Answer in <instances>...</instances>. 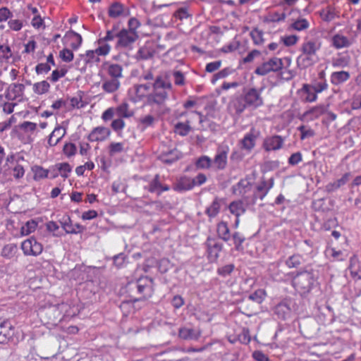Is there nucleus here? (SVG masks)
Instances as JSON below:
<instances>
[{
	"label": "nucleus",
	"instance_id": "nucleus-54",
	"mask_svg": "<svg viewBox=\"0 0 361 361\" xmlns=\"http://www.w3.org/2000/svg\"><path fill=\"white\" fill-rule=\"evenodd\" d=\"M274 312L282 319H285L286 316L290 313V309L286 303H279L275 307Z\"/></svg>",
	"mask_w": 361,
	"mask_h": 361
},
{
	"label": "nucleus",
	"instance_id": "nucleus-36",
	"mask_svg": "<svg viewBox=\"0 0 361 361\" xmlns=\"http://www.w3.org/2000/svg\"><path fill=\"white\" fill-rule=\"evenodd\" d=\"M18 252V247L14 243H10L4 245L1 250V255L6 259L13 258Z\"/></svg>",
	"mask_w": 361,
	"mask_h": 361
},
{
	"label": "nucleus",
	"instance_id": "nucleus-14",
	"mask_svg": "<svg viewBox=\"0 0 361 361\" xmlns=\"http://www.w3.org/2000/svg\"><path fill=\"white\" fill-rule=\"evenodd\" d=\"M144 189L150 193H156L157 195H160L162 192L169 191L170 187L161 181L160 175L157 173L149 181L148 185L144 187Z\"/></svg>",
	"mask_w": 361,
	"mask_h": 361
},
{
	"label": "nucleus",
	"instance_id": "nucleus-34",
	"mask_svg": "<svg viewBox=\"0 0 361 361\" xmlns=\"http://www.w3.org/2000/svg\"><path fill=\"white\" fill-rule=\"evenodd\" d=\"M62 227L66 233L71 234L80 233L85 230L84 226L80 224H73L69 217L62 224Z\"/></svg>",
	"mask_w": 361,
	"mask_h": 361
},
{
	"label": "nucleus",
	"instance_id": "nucleus-27",
	"mask_svg": "<svg viewBox=\"0 0 361 361\" xmlns=\"http://www.w3.org/2000/svg\"><path fill=\"white\" fill-rule=\"evenodd\" d=\"M282 145L283 140L281 137L275 135L266 138L264 141L263 147L266 151H271L280 149Z\"/></svg>",
	"mask_w": 361,
	"mask_h": 361
},
{
	"label": "nucleus",
	"instance_id": "nucleus-28",
	"mask_svg": "<svg viewBox=\"0 0 361 361\" xmlns=\"http://www.w3.org/2000/svg\"><path fill=\"white\" fill-rule=\"evenodd\" d=\"M120 87L121 82L117 79L106 78L102 80V88L106 93L115 92Z\"/></svg>",
	"mask_w": 361,
	"mask_h": 361
},
{
	"label": "nucleus",
	"instance_id": "nucleus-29",
	"mask_svg": "<svg viewBox=\"0 0 361 361\" xmlns=\"http://www.w3.org/2000/svg\"><path fill=\"white\" fill-rule=\"evenodd\" d=\"M114 37L115 35H114L113 31L107 30L105 36L99 37L95 43L104 49L106 52L110 54L111 51V46L109 42L114 40Z\"/></svg>",
	"mask_w": 361,
	"mask_h": 361
},
{
	"label": "nucleus",
	"instance_id": "nucleus-11",
	"mask_svg": "<svg viewBox=\"0 0 361 361\" xmlns=\"http://www.w3.org/2000/svg\"><path fill=\"white\" fill-rule=\"evenodd\" d=\"M247 209V204L242 200H236L231 202L228 205V209L231 214L235 218L233 227L238 228L240 217L245 214Z\"/></svg>",
	"mask_w": 361,
	"mask_h": 361
},
{
	"label": "nucleus",
	"instance_id": "nucleus-47",
	"mask_svg": "<svg viewBox=\"0 0 361 361\" xmlns=\"http://www.w3.org/2000/svg\"><path fill=\"white\" fill-rule=\"evenodd\" d=\"M58 166V173H59L60 176L66 180L70 176V174L72 171V166L68 162H61L57 163Z\"/></svg>",
	"mask_w": 361,
	"mask_h": 361
},
{
	"label": "nucleus",
	"instance_id": "nucleus-56",
	"mask_svg": "<svg viewBox=\"0 0 361 361\" xmlns=\"http://www.w3.org/2000/svg\"><path fill=\"white\" fill-rule=\"evenodd\" d=\"M231 74V70L229 68H225L218 73H215L212 79L211 82L214 85L217 80L224 79Z\"/></svg>",
	"mask_w": 361,
	"mask_h": 361
},
{
	"label": "nucleus",
	"instance_id": "nucleus-6",
	"mask_svg": "<svg viewBox=\"0 0 361 361\" xmlns=\"http://www.w3.org/2000/svg\"><path fill=\"white\" fill-rule=\"evenodd\" d=\"M109 54L97 45L95 49L86 50L84 54H80V59L86 66L92 67L97 66L100 61V57H106Z\"/></svg>",
	"mask_w": 361,
	"mask_h": 361
},
{
	"label": "nucleus",
	"instance_id": "nucleus-4",
	"mask_svg": "<svg viewBox=\"0 0 361 361\" xmlns=\"http://www.w3.org/2000/svg\"><path fill=\"white\" fill-rule=\"evenodd\" d=\"M47 316V324H56L61 321L64 317H74L79 314L80 310L75 306L71 307L68 303L62 302L57 305L51 306L44 310Z\"/></svg>",
	"mask_w": 361,
	"mask_h": 361
},
{
	"label": "nucleus",
	"instance_id": "nucleus-64",
	"mask_svg": "<svg viewBox=\"0 0 361 361\" xmlns=\"http://www.w3.org/2000/svg\"><path fill=\"white\" fill-rule=\"evenodd\" d=\"M309 26V22L305 18H298L295 20V30H304L307 29Z\"/></svg>",
	"mask_w": 361,
	"mask_h": 361
},
{
	"label": "nucleus",
	"instance_id": "nucleus-19",
	"mask_svg": "<svg viewBox=\"0 0 361 361\" xmlns=\"http://www.w3.org/2000/svg\"><path fill=\"white\" fill-rule=\"evenodd\" d=\"M259 133V131L257 130L255 128H251L241 140L242 147L248 151L252 150L255 146V142Z\"/></svg>",
	"mask_w": 361,
	"mask_h": 361
},
{
	"label": "nucleus",
	"instance_id": "nucleus-15",
	"mask_svg": "<svg viewBox=\"0 0 361 361\" xmlns=\"http://www.w3.org/2000/svg\"><path fill=\"white\" fill-rule=\"evenodd\" d=\"M111 130L104 126L94 128L87 135V140L91 142H101L106 140L111 135Z\"/></svg>",
	"mask_w": 361,
	"mask_h": 361
},
{
	"label": "nucleus",
	"instance_id": "nucleus-39",
	"mask_svg": "<svg viewBox=\"0 0 361 361\" xmlns=\"http://www.w3.org/2000/svg\"><path fill=\"white\" fill-rule=\"evenodd\" d=\"M124 13V6L122 4L115 2L112 4L108 10L109 17L116 18L121 16Z\"/></svg>",
	"mask_w": 361,
	"mask_h": 361
},
{
	"label": "nucleus",
	"instance_id": "nucleus-62",
	"mask_svg": "<svg viewBox=\"0 0 361 361\" xmlns=\"http://www.w3.org/2000/svg\"><path fill=\"white\" fill-rule=\"evenodd\" d=\"M350 58L348 56H342L333 59L332 65L334 67L344 68L349 65Z\"/></svg>",
	"mask_w": 361,
	"mask_h": 361
},
{
	"label": "nucleus",
	"instance_id": "nucleus-8",
	"mask_svg": "<svg viewBox=\"0 0 361 361\" xmlns=\"http://www.w3.org/2000/svg\"><path fill=\"white\" fill-rule=\"evenodd\" d=\"M312 283L313 277L310 272L304 271L295 276V288L301 296L309 293Z\"/></svg>",
	"mask_w": 361,
	"mask_h": 361
},
{
	"label": "nucleus",
	"instance_id": "nucleus-30",
	"mask_svg": "<svg viewBox=\"0 0 361 361\" xmlns=\"http://www.w3.org/2000/svg\"><path fill=\"white\" fill-rule=\"evenodd\" d=\"M106 72L109 78L120 80L123 78V67L117 63H106Z\"/></svg>",
	"mask_w": 361,
	"mask_h": 361
},
{
	"label": "nucleus",
	"instance_id": "nucleus-46",
	"mask_svg": "<svg viewBox=\"0 0 361 361\" xmlns=\"http://www.w3.org/2000/svg\"><path fill=\"white\" fill-rule=\"evenodd\" d=\"M319 46L313 41H308L302 44V51L304 55L312 56L315 54Z\"/></svg>",
	"mask_w": 361,
	"mask_h": 361
},
{
	"label": "nucleus",
	"instance_id": "nucleus-53",
	"mask_svg": "<svg viewBox=\"0 0 361 361\" xmlns=\"http://www.w3.org/2000/svg\"><path fill=\"white\" fill-rule=\"evenodd\" d=\"M63 152L68 158L75 156L77 153V147L74 143L66 142L63 147Z\"/></svg>",
	"mask_w": 361,
	"mask_h": 361
},
{
	"label": "nucleus",
	"instance_id": "nucleus-59",
	"mask_svg": "<svg viewBox=\"0 0 361 361\" xmlns=\"http://www.w3.org/2000/svg\"><path fill=\"white\" fill-rule=\"evenodd\" d=\"M298 130L300 132L301 140H305L314 135V130L307 126H300L298 128Z\"/></svg>",
	"mask_w": 361,
	"mask_h": 361
},
{
	"label": "nucleus",
	"instance_id": "nucleus-7",
	"mask_svg": "<svg viewBox=\"0 0 361 361\" xmlns=\"http://www.w3.org/2000/svg\"><path fill=\"white\" fill-rule=\"evenodd\" d=\"M138 299L135 300H147L154 294V280L149 276H141L137 279Z\"/></svg>",
	"mask_w": 361,
	"mask_h": 361
},
{
	"label": "nucleus",
	"instance_id": "nucleus-40",
	"mask_svg": "<svg viewBox=\"0 0 361 361\" xmlns=\"http://www.w3.org/2000/svg\"><path fill=\"white\" fill-rule=\"evenodd\" d=\"M33 173V179L35 181H39L42 179L48 178V169L43 168L39 165H34L31 168Z\"/></svg>",
	"mask_w": 361,
	"mask_h": 361
},
{
	"label": "nucleus",
	"instance_id": "nucleus-10",
	"mask_svg": "<svg viewBox=\"0 0 361 361\" xmlns=\"http://www.w3.org/2000/svg\"><path fill=\"white\" fill-rule=\"evenodd\" d=\"M21 249L25 256H39L44 250L43 245L35 238L30 237L21 243Z\"/></svg>",
	"mask_w": 361,
	"mask_h": 361
},
{
	"label": "nucleus",
	"instance_id": "nucleus-33",
	"mask_svg": "<svg viewBox=\"0 0 361 361\" xmlns=\"http://www.w3.org/2000/svg\"><path fill=\"white\" fill-rule=\"evenodd\" d=\"M216 232L218 236L224 241L227 242L230 240L231 233L227 222L224 221L219 222L216 225Z\"/></svg>",
	"mask_w": 361,
	"mask_h": 361
},
{
	"label": "nucleus",
	"instance_id": "nucleus-60",
	"mask_svg": "<svg viewBox=\"0 0 361 361\" xmlns=\"http://www.w3.org/2000/svg\"><path fill=\"white\" fill-rule=\"evenodd\" d=\"M174 84L177 86H183L185 84V75L180 71H174L172 73Z\"/></svg>",
	"mask_w": 361,
	"mask_h": 361
},
{
	"label": "nucleus",
	"instance_id": "nucleus-49",
	"mask_svg": "<svg viewBox=\"0 0 361 361\" xmlns=\"http://www.w3.org/2000/svg\"><path fill=\"white\" fill-rule=\"evenodd\" d=\"M37 226V224L34 220H30L26 222L20 228V233L22 235H28L33 233Z\"/></svg>",
	"mask_w": 361,
	"mask_h": 361
},
{
	"label": "nucleus",
	"instance_id": "nucleus-18",
	"mask_svg": "<svg viewBox=\"0 0 361 361\" xmlns=\"http://www.w3.org/2000/svg\"><path fill=\"white\" fill-rule=\"evenodd\" d=\"M25 87L21 83H12L5 92V97L8 100H15L23 96Z\"/></svg>",
	"mask_w": 361,
	"mask_h": 361
},
{
	"label": "nucleus",
	"instance_id": "nucleus-44",
	"mask_svg": "<svg viewBox=\"0 0 361 361\" xmlns=\"http://www.w3.org/2000/svg\"><path fill=\"white\" fill-rule=\"evenodd\" d=\"M126 151L124 142H112L108 147L109 154L114 157L116 154H121Z\"/></svg>",
	"mask_w": 361,
	"mask_h": 361
},
{
	"label": "nucleus",
	"instance_id": "nucleus-50",
	"mask_svg": "<svg viewBox=\"0 0 361 361\" xmlns=\"http://www.w3.org/2000/svg\"><path fill=\"white\" fill-rule=\"evenodd\" d=\"M267 293L264 289H257L248 296V299L258 304H261L265 299Z\"/></svg>",
	"mask_w": 361,
	"mask_h": 361
},
{
	"label": "nucleus",
	"instance_id": "nucleus-3",
	"mask_svg": "<svg viewBox=\"0 0 361 361\" xmlns=\"http://www.w3.org/2000/svg\"><path fill=\"white\" fill-rule=\"evenodd\" d=\"M194 115L202 116L200 112L194 111H176L173 115V132L181 137H185L192 131V118Z\"/></svg>",
	"mask_w": 361,
	"mask_h": 361
},
{
	"label": "nucleus",
	"instance_id": "nucleus-23",
	"mask_svg": "<svg viewBox=\"0 0 361 361\" xmlns=\"http://www.w3.org/2000/svg\"><path fill=\"white\" fill-rule=\"evenodd\" d=\"M194 187L195 183L194 180H192V178L187 176H183L174 185L173 190L176 191H186L192 190Z\"/></svg>",
	"mask_w": 361,
	"mask_h": 361
},
{
	"label": "nucleus",
	"instance_id": "nucleus-9",
	"mask_svg": "<svg viewBox=\"0 0 361 361\" xmlns=\"http://www.w3.org/2000/svg\"><path fill=\"white\" fill-rule=\"evenodd\" d=\"M207 257L210 262L217 261L220 252L223 249V245L215 238L209 236L205 243Z\"/></svg>",
	"mask_w": 361,
	"mask_h": 361
},
{
	"label": "nucleus",
	"instance_id": "nucleus-20",
	"mask_svg": "<svg viewBox=\"0 0 361 361\" xmlns=\"http://www.w3.org/2000/svg\"><path fill=\"white\" fill-rule=\"evenodd\" d=\"M66 129L59 124L56 125L53 131L49 135L47 145L49 147L56 146L66 135Z\"/></svg>",
	"mask_w": 361,
	"mask_h": 361
},
{
	"label": "nucleus",
	"instance_id": "nucleus-55",
	"mask_svg": "<svg viewBox=\"0 0 361 361\" xmlns=\"http://www.w3.org/2000/svg\"><path fill=\"white\" fill-rule=\"evenodd\" d=\"M358 261L356 258H351L350 260V265L348 269L350 271V274L353 278H357L358 279H361V275L359 274L358 269Z\"/></svg>",
	"mask_w": 361,
	"mask_h": 361
},
{
	"label": "nucleus",
	"instance_id": "nucleus-61",
	"mask_svg": "<svg viewBox=\"0 0 361 361\" xmlns=\"http://www.w3.org/2000/svg\"><path fill=\"white\" fill-rule=\"evenodd\" d=\"M19 128L25 133H33L36 130L37 125L33 122L24 121L19 125Z\"/></svg>",
	"mask_w": 361,
	"mask_h": 361
},
{
	"label": "nucleus",
	"instance_id": "nucleus-13",
	"mask_svg": "<svg viewBox=\"0 0 361 361\" xmlns=\"http://www.w3.org/2000/svg\"><path fill=\"white\" fill-rule=\"evenodd\" d=\"M243 101L246 102L248 107L257 109L263 105V98L261 92L256 88H250L244 92Z\"/></svg>",
	"mask_w": 361,
	"mask_h": 361
},
{
	"label": "nucleus",
	"instance_id": "nucleus-31",
	"mask_svg": "<svg viewBox=\"0 0 361 361\" xmlns=\"http://www.w3.org/2000/svg\"><path fill=\"white\" fill-rule=\"evenodd\" d=\"M222 199L216 197L211 204L207 207L205 214L210 218L216 217L220 212Z\"/></svg>",
	"mask_w": 361,
	"mask_h": 361
},
{
	"label": "nucleus",
	"instance_id": "nucleus-38",
	"mask_svg": "<svg viewBox=\"0 0 361 361\" xmlns=\"http://www.w3.org/2000/svg\"><path fill=\"white\" fill-rule=\"evenodd\" d=\"M350 78V73L348 71H337L332 73L331 75V82L334 85H339Z\"/></svg>",
	"mask_w": 361,
	"mask_h": 361
},
{
	"label": "nucleus",
	"instance_id": "nucleus-51",
	"mask_svg": "<svg viewBox=\"0 0 361 361\" xmlns=\"http://www.w3.org/2000/svg\"><path fill=\"white\" fill-rule=\"evenodd\" d=\"M212 165V160L207 156H202L199 157L196 162L195 166L197 169H207Z\"/></svg>",
	"mask_w": 361,
	"mask_h": 361
},
{
	"label": "nucleus",
	"instance_id": "nucleus-32",
	"mask_svg": "<svg viewBox=\"0 0 361 361\" xmlns=\"http://www.w3.org/2000/svg\"><path fill=\"white\" fill-rule=\"evenodd\" d=\"M116 114L122 118H129L134 115V111L130 109L129 104L123 102L115 108Z\"/></svg>",
	"mask_w": 361,
	"mask_h": 361
},
{
	"label": "nucleus",
	"instance_id": "nucleus-26",
	"mask_svg": "<svg viewBox=\"0 0 361 361\" xmlns=\"http://www.w3.org/2000/svg\"><path fill=\"white\" fill-rule=\"evenodd\" d=\"M13 334V328L10 322L0 321V343L6 342Z\"/></svg>",
	"mask_w": 361,
	"mask_h": 361
},
{
	"label": "nucleus",
	"instance_id": "nucleus-24",
	"mask_svg": "<svg viewBox=\"0 0 361 361\" xmlns=\"http://www.w3.org/2000/svg\"><path fill=\"white\" fill-rule=\"evenodd\" d=\"M65 39L68 41V46L73 50L78 49L82 43V36L73 30L68 32L65 35Z\"/></svg>",
	"mask_w": 361,
	"mask_h": 361
},
{
	"label": "nucleus",
	"instance_id": "nucleus-25",
	"mask_svg": "<svg viewBox=\"0 0 361 361\" xmlns=\"http://www.w3.org/2000/svg\"><path fill=\"white\" fill-rule=\"evenodd\" d=\"M297 94L298 98L304 102H314L317 99V94L312 92L308 85H304L302 88L298 90Z\"/></svg>",
	"mask_w": 361,
	"mask_h": 361
},
{
	"label": "nucleus",
	"instance_id": "nucleus-22",
	"mask_svg": "<svg viewBox=\"0 0 361 361\" xmlns=\"http://www.w3.org/2000/svg\"><path fill=\"white\" fill-rule=\"evenodd\" d=\"M202 335L200 329L195 330L188 327H180L178 330V337L183 340L197 341Z\"/></svg>",
	"mask_w": 361,
	"mask_h": 361
},
{
	"label": "nucleus",
	"instance_id": "nucleus-42",
	"mask_svg": "<svg viewBox=\"0 0 361 361\" xmlns=\"http://www.w3.org/2000/svg\"><path fill=\"white\" fill-rule=\"evenodd\" d=\"M13 51L8 44H0V62L8 63L13 57Z\"/></svg>",
	"mask_w": 361,
	"mask_h": 361
},
{
	"label": "nucleus",
	"instance_id": "nucleus-41",
	"mask_svg": "<svg viewBox=\"0 0 361 361\" xmlns=\"http://www.w3.org/2000/svg\"><path fill=\"white\" fill-rule=\"evenodd\" d=\"M50 85L47 80H42L33 84L32 91L37 95H42L49 92Z\"/></svg>",
	"mask_w": 361,
	"mask_h": 361
},
{
	"label": "nucleus",
	"instance_id": "nucleus-45",
	"mask_svg": "<svg viewBox=\"0 0 361 361\" xmlns=\"http://www.w3.org/2000/svg\"><path fill=\"white\" fill-rule=\"evenodd\" d=\"M332 42H333V45L336 49L348 47L350 44L349 39L346 37H345L343 35H338V34H337L333 37Z\"/></svg>",
	"mask_w": 361,
	"mask_h": 361
},
{
	"label": "nucleus",
	"instance_id": "nucleus-52",
	"mask_svg": "<svg viewBox=\"0 0 361 361\" xmlns=\"http://www.w3.org/2000/svg\"><path fill=\"white\" fill-rule=\"evenodd\" d=\"M250 35L255 45H261L264 43L263 32L258 28L252 30Z\"/></svg>",
	"mask_w": 361,
	"mask_h": 361
},
{
	"label": "nucleus",
	"instance_id": "nucleus-16",
	"mask_svg": "<svg viewBox=\"0 0 361 361\" xmlns=\"http://www.w3.org/2000/svg\"><path fill=\"white\" fill-rule=\"evenodd\" d=\"M228 148L219 147L212 161L214 166L218 170H223L227 165Z\"/></svg>",
	"mask_w": 361,
	"mask_h": 361
},
{
	"label": "nucleus",
	"instance_id": "nucleus-17",
	"mask_svg": "<svg viewBox=\"0 0 361 361\" xmlns=\"http://www.w3.org/2000/svg\"><path fill=\"white\" fill-rule=\"evenodd\" d=\"M122 294H126L128 297L130 298L128 302H123L122 305H127L128 302L135 303L138 300H135V299H138V290H137V280L129 281L123 288H122Z\"/></svg>",
	"mask_w": 361,
	"mask_h": 361
},
{
	"label": "nucleus",
	"instance_id": "nucleus-21",
	"mask_svg": "<svg viewBox=\"0 0 361 361\" xmlns=\"http://www.w3.org/2000/svg\"><path fill=\"white\" fill-rule=\"evenodd\" d=\"M252 185L247 179H241L233 187V192L239 196L247 197V194L252 190Z\"/></svg>",
	"mask_w": 361,
	"mask_h": 361
},
{
	"label": "nucleus",
	"instance_id": "nucleus-48",
	"mask_svg": "<svg viewBox=\"0 0 361 361\" xmlns=\"http://www.w3.org/2000/svg\"><path fill=\"white\" fill-rule=\"evenodd\" d=\"M328 106H324V105H319L314 106L310 110L305 111L303 114L304 116H307L309 115H312L311 119H313L314 118H318L322 114H324L326 112V109Z\"/></svg>",
	"mask_w": 361,
	"mask_h": 361
},
{
	"label": "nucleus",
	"instance_id": "nucleus-2",
	"mask_svg": "<svg viewBox=\"0 0 361 361\" xmlns=\"http://www.w3.org/2000/svg\"><path fill=\"white\" fill-rule=\"evenodd\" d=\"M290 64V57H284L283 59L273 57L257 66L255 70V73L257 75H266L271 72H276L281 70V78L289 80L293 78L292 71L288 69Z\"/></svg>",
	"mask_w": 361,
	"mask_h": 361
},
{
	"label": "nucleus",
	"instance_id": "nucleus-43",
	"mask_svg": "<svg viewBox=\"0 0 361 361\" xmlns=\"http://www.w3.org/2000/svg\"><path fill=\"white\" fill-rule=\"evenodd\" d=\"M274 185V179L270 178L268 181L263 180L257 186V189L261 193L260 199L262 200Z\"/></svg>",
	"mask_w": 361,
	"mask_h": 361
},
{
	"label": "nucleus",
	"instance_id": "nucleus-5",
	"mask_svg": "<svg viewBox=\"0 0 361 361\" xmlns=\"http://www.w3.org/2000/svg\"><path fill=\"white\" fill-rule=\"evenodd\" d=\"M118 40L116 44V49H132L133 44L139 37L137 32L127 30L123 28L116 35Z\"/></svg>",
	"mask_w": 361,
	"mask_h": 361
},
{
	"label": "nucleus",
	"instance_id": "nucleus-57",
	"mask_svg": "<svg viewBox=\"0 0 361 361\" xmlns=\"http://www.w3.org/2000/svg\"><path fill=\"white\" fill-rule=\"evenodd\" d=\"M59 57L63 61L69 63L73 60L74 54L72 50L68 48H63L59 51Z\"/></svg>",
	"mask_w": 361,
	"mask_h": 361
},
{
	"label": "nucleus",
	"instance_id": "nucleus-63",
	"mask_svg": "<svg viewBox=\"0 0 361 361\" xmlns=\"http://www.w3.org/2000/svg\"><path fill=\"white\" fill-rule=\"evenodd\" d=\"M24 47L23 54H33L37 48V42L34 39H30L24 44Z\"/></svg>",
	"mask_w": 361,
	"mask_h": 361
},
{
	"label": "nucleus",
	"instance_id": "nucleus-58",
	"mask_svg": "<svg viewBox=\"0 0 361 361\" xmlns=\"http://www.w3.org/2000/svg\"><path fill=\"white\" fill-rule=\"evenodd\" d=\"M68 73V70L65 68H62L60 70H54L51 74V76L48 78L52 82H57L60 78L64 77Z\"/></svg>",
	"mask_w": 361,
	"mask_h": 361
},
{
	"label": "nucleus",
	"instance_id": "nucleus-35",
	"mask_svg": "<svg viewBox=\"0 0 361 361\" xmlns=\"http://www.w3.org/2000/svg\"><path fill=\"white\" fill-rule=\"evenodd\" d=\"M350 173H345L340 179L334 181V183H329L326 186V190L328 192H332L338 189L342 185H345L349 180Z\"/></svg>",
	"mask_w": 361,
	"mask_h": 361
},
{
	"label": "nucleus",
	"instance_id": "nucleus-37",
	"mask_svg": "<svg viewBox=\"0 0 361 361\" xmlns=\"http://www.w3.org/2000/svg\"><path fill=\"white\" fill-rule=\"evenodd\" d=\"M155 118L152 115H145L138 119L137 128L142 130H145L147 128L153 126Z\"/></svg>",
	"mask_w": 361,
	"mask_h": 361
},
{
	"label": "nucleus",
	"instance_id": "nucleus-12",
	"mask_svg": "<svg viewBox=\"0 0 361 361\" xmlns=\"http://www.w3.org/2000/svg\"><path fill=\"white\" fill-rule=\"evenodd\" d=\"M182 153L176 148H169L165 145L160 147L159 159L164 163L172 164L182 157Z\"/></svg>",
	"mask_w": 361,
	"mask_h": 361
},
{
	"label": "nucleus",
	"instance_id": "nucleus-1",
	"mask_svg": "<svg viewBox=\"0 0 361 361\" xmlns=\"http://www.w3.org/2000/svg\"><path fill=\"white\" fill-rule=\"evenodd\" d=\"M172 90L171 82H166L161 77H157L152 84H135L128 90L130 100L133 103L159 106L164 105L169 97L168 92Z\"/></svg>",
	"mask_w": 361,
	"mask_h": 361
}]
</instances>
